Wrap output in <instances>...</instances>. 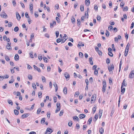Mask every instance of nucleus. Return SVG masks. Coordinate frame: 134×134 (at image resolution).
<instances>
[{
  "label": "nucleus",
  "mask_w": 134,
  "mask_h": 134,
  "mask_svg": "<svg viewBox=\"0 0 134 134\" xmlns=\"http://www.w3.org/2000/svg\"><path fill=\"white\" fill-rule=\"evenodd\" d=\"M99 132L101 134H103L104 132L103 129L102 127L100 128L99 130Z\"/></svg>",
  "instance_id": "f3484780"
},
{
  "label": "nucleus",
  "mask_w": 134,
  "mask_h": 134,
  "mask_svg": "<svg viewBox=\"0 0 134 134\" xmlns=\"http://www.w3.org/2000/svg\"><path fill=\"white\" fill-rule=\"evenodd\" d=\"M56 24V21H53L52 23H50V27L51 28L53 27Z\"/></svg>",
  "instance_id": "1a4fd4ad"
},
{
  "label": "nucleus",
  "mask_w": 134,
  "mask_h": 134,
  "mask_svg": "<svg viewBox=\"0 0 134 134\" xmlns=\"http://www.w3.org/2000/svg\"><path fill=\"white\" fill-rule=\"evenodd\" d=\"M25 16L27 18H30L29 16V15L28 14L27 12L26 13H25Z\"/></svg>",
  "instance_id": "680f3d73"
},
{
  "label": "nucleus",
  "mask_w": 134,
  "mask_h": 134,
  "mask_svg": "<svg viewBox=\"0 0 134 134\" xmlns=\"http://www.w3.org/2000/svg\"><path fill=\"white\" fill-rule=\"evenodd\" d=\"M80 128V126L78 124H76V128L77 130L79 129Z\"/></svg>",
  "instance_id": "7c9ffc66"
},
{
  "label": "nucleus",
  "mask_w": 134,
  "mask_h": 134,
  "mask_svg": "<svg viewBox=\"0 0 134 134\" xmlns=\"http://www.w3.org/2000/svg\"><path fill=\"white\" fill-rule=\"evenodd\" d=\"M85 4L87 6H88L90 4V1L89 0H85Z\"/></svg>",
  "instance_id": "2eb2a0df"
},
{
  "label": "nucleus",
  "mask_w": 134,
  "mask_h": 134,
  "mask_svg": "<svg viewBox=\"0 0 134 134\" xmlns=\"http://www.w3.org/2000/svg\"><path fill=\"white\" fill-rule=\"evenodd\" d=\"M125 88H122V86L121 87V92L122 93H121V94H124V93L125 92Z\"/></svg>",
  "instance_id": "6ab92c4d"
},
{
  "label": "nucleus",
  "mask_w": 134,
  "mask_h": 134,
  "mask_svg": "<svg viewBox=\"0 0 134 134\" xmlns=\"http://www.w3.org/2000/svg\"><path fill=\"white\" fill-rule=\"evenodd\" d=\"M98 74V70L97 69H95L94 72V75H97Z\"/></svg>",
  "instance_id": "864d4df0"
},
{
  "label": "nucleus",
  "mask_w": 134,
  "mask_h": 134,
  "mask_svg": "<svg viewBox=\"0 0 134 134\" xmlns=\"http://www.w3.org/2000/svg\"><path fill=\"white\" fill-rule=\"evenodd\" d=\"M72 121H71L70 122H69L68 123V125L69 127H71L72 126Z\"/></svg>",
  "instance_id": "052dcab7"
},
{
  "label": "nucleus",
  "mask_w": 134,
  "mask_h": 134,
  "mask_svg": "<svg viewBox=\"0 0 134 134\" xmlns=\"http://www.w3.org/2000/svg\"><path fill=\"white\" fill-rule=\"evenodd\" d=\"M53 131L51 128H47L44 134H46L47 133L48 134H50Z\"/></svg>",
  "instance_id": "f03ea898"
},
{
  "label": "nucleus",
  "mask_w": 134,
  "mask_h": 134,
  "mask_svg": "<svg viewBox=\"0 0 134 134\" xmlns=\"http://www.w3.org/2000/svg\"><path fill=\"white\" fill-rule=\"evenodd\" d=\"M62 41L61 39H60L59 38H58L57 39L56 41L58 43H59L60 42Z\"/></svg>",
  "instance_id": "5fc2aeb1"
},
{
  "label": "nucleus",
  "mask_w": 134,
  "mask_h": 134,
  "mask_svg": "<svg viewBox=\"0 0 134 134\" xmlns=\"http://www.w3.org/2000/svg\"><path fill=\"white\" fill-rule=\"evenodd\" d=\"M8 103L9 104H11L12 105L13 104V102L12 101V100H8Z\"/></svg>",
  "instance_id": "72a5a7b5"
},
{
  "label": "nucleus",
  "mask_w": 134,
  "mask_h": 134,
  "mask_svg": "<svg viewBox=\"0 0 134 134\" xmlns=\"http://www.w3.org/2000/svg\"><path fill=\"white\" fill-rule=\"evenodd\" d=\"M64 93L65 94H67V88L66 87H65L64 88L63 90Z\"/></svg>",
  "instance_id": "dca6fc26"
},
{
  "label": "nucleus",
  "mask_w": 134,
  "mask_h": 134,
  "mask_svg": "<svg viewBox=\"0 0 134 134\" xmlns=\"http://www.w3.org/2000/svg\"><path fill=\"white\" fill-rule=\"evenodd\" d=\"M105 35L107 37H108L109 35V32L107 30H106Z\"/></svg>",
  "instance_id": "79ce46f5"
},
{
  "label": "nucleus",
  "mask_w": 134,
  "mask_h": 134,
  "mask_svg": "<svg viewBox=\"0 0 134 134\" xmlns=\"http://www.w3.org/2000/svg\"><path fill=\"white\" fill-rule=\"evenodd\" d=\"M64 75L66 79H68V80H69V78L70 77V76L69 74L67 72H65L64 74Z\"/></svg>",
  "instance_id": "423d86ee"
},
{
  "label": "nucleus",
  "mask_w": 134,
  "mask_h": 134,
  "mask_svg": "<svg viewBox=\"0 0 134 134\" xmlns=\"http://www.w3.org/2000/svg\"><path fill=\"white\" fill-rule=\"evenodd\" d=\"M59 32L58 31H57L55 32V34L57 38L58 37L59 35Z\"/></svg>",
  "instance_id": "a19ab883"
},
{
  "label": "nucleus",
  "mask_w": 134,
  "mask_h": 134,
  "mask_svg": "<svg viewBox=\"0 0 134 134\" xmlns=\"http://www.w3.org/2000/svg\"><path fill=\"white\" fill-rule=\"evenodd\" d=\"M14 113L16 115H18V114H19V111L18 110H17L16 109H15L14 110Z\"/></svg>",
  "instance_id": "5701e85b"
},
{
  "label": "nucleus",
  "mask_w": 134,
  "mask_h": 134,
  "mask_svg": "<svg viewBox=\"0 0 134 134\" xmlns=\"http://www.w3.org/2000/svg\"><path fill=\"white\" fill-rule=\"evenodd\" d=\"M12 23L11 22H9L8 24V26L9 27H11L12 26Z\"/></svg>",
  "instance_id": "0e129e2a"
},
{
  "label": "nucleus",
  "mask_w": 134,
  "mask_h": 134,
  "mask_svg": "<svg viewBox=\"0 0 134 134\" xmlns=\"http://www.w3.org/2000/svg\"><path fill=\"white\" fill-rule=\"evenodd\" d=\"M108 54L109 56L110 57H113V53L111 52H109L108 53Z\"/></svg>",
  "instance_id": "c03bdc74"
},
{
  "label": "nucleus",
  "mask_w": 134,
  "mask_h": 134,
  "mask_svg": "<svg viewBox=\"0 0 134 134\" xmlns=\"http://www.w3.org/2000/svg\"><path fill=\"white\" fill-rule=\"evenodd\" d=\"M19 29L18 26L15 27L14 28V31L15 32H17L18 31Z\"/></svg>",
  "instance_id": "f704fd0d"
},
{
  "label": "nucleus",
  "mask_w": 134,
  "mask_h": 134,
  "mask_svg": "<svg viewBox=\"0 0 134 134\" xmlns=\"http://www.w3.org/2000/svg\"><path fill=\"white\" fill-rule=\"evenodd\" d=\"M54 102L55 103L57 101V97H54L53 98Z\"/></svg>",
  "instance_id": "bf43d9fd"
},
{
  "label": "nucleus",
  "mask_w": 134,
  "mask_h": 134,
  "mask_svg": "<svg viewBox=\"0 0 134 134\" xmlns=\"http://www.w3.org/2000/svg\"><path fill=\"white\" fill-rule=\"evenodd\" d=\"M125 37L126 38V40H127L128 38L129 37V34H127V33L125 34Z\"/></svg>",
  "instance_id": "49530a36"
},
{
  "label": "nucleus",
  "mask_w": 134,
  "mask_h": 134,
  "mask_svg": "<svg viewBox=\"0 0 134 134\" xmlns=\"http://www.w3.org/2000/svg\"><path fill=\"white\" fill-rule=\"evenodd\" d=\"M29 134H36V133L35 132L32 131L29 133Z\"/></svg>",
  "instance_id": "774afa93"
},
{
  "label": "nucleus",
  "mask_w": 134,
  "mask_h": 134,
  "mask_svg": "<svg viewBox=\"0 0 134 134\" xmlns=\"http://www.w3.org/2000/svg\"><path fill=\"white\" fill-rule=\"evenodd\" d=\"M72 22V23L74 24L75 23V19L73 16H72V18L71 19Z\"/></svg>",
  "instance_id": "bb28decb"
},
{
  "label": "nucleus",
  "mask_w": 134,
  "mask_h": 134,
  "mask_svg": "<svg viewBox=\"0 0 134 134\" xmlns=\"http://www.w3.org/2000/svg\"><path fill=\"white\" fill-rule=\"evenodd\" d=\"M38 58L40 60H41L42 59V56L41 55H39L38 56Z\"/></svg>",
  "instance_id": "58836bf2"
},
{
  "label": "nucleus",
  "mask_w": 134,
  "mask_h": 134,
  "mask_svg": "<svg viewBox=\"0 0 134 134\" xmlns=\"http://www.w3.org/2000/svg\"><path fill=\"white\" fill-rule=\"evenodd\" d=\"M127 85V83L126 82V81H125V80L124 79L122 83V87L123 86H126Z\"/></svg>",
  "instance_id": "ddd939ff"
},
{
  "label": "nucleus",
  "mask_w": 134,
  "mask_h": 134,
  "mask_svg": "<svg viewBox=\"0 0 134 134\" xmlns=\"http://www.w3.org/2000/svg\"><path fill=\"white\" fill-rule=\"evenodd\" d=\"M80 9L81 11V12H83L84 11V8L83 6V5H81L80 6Z\"/></svg>",
  "instance_id": "a878e982"
},
{
  "label": "nucleus",
  "mask_w": 134,
  "mask_h": 134,
  "mask_svg": "<svg viewBox=\"0 0 134 134\" xmlns=\"http://www.w3.org/2000/svg\"><path fill=\"white\" fill-rule=\"evenodd\" d=\"M63 113H64V111L63 110H62L60 111V112L59 114V116H62Z\"/></svg>",
  "instance_id": "09e8293b"
},
{
  "label": "nucleus",
  "mask_w": 134,
  "mask_h": 134,
  "mask_svg": "<svg viewBox=\"0 0 134 134\" xmlns=\"http://www.w3.org/2000/svg\"><path fill=\"white\" fill-rule=\"evenodd\" d=\"M95 100V99L94 98V95H93L92 96L91 99V103H94Z\"/></svg>",
  "instance_id": "9b49d317"
},
{
  "label": "nucleus",
  "mask_w": 134,
  "mask_h": 134,
  "mask_svg": "<svg viewBox=\"0 0 134 134\" xmlns=\"http://www.w3.org/2000/svg\"><path fill=\"white\" fill-rule=\"evenodd\" d=\"M97 20L98 21H99L100 20V17L99 15H97Z\"/></svg>",
  "instance_id": "3c124183"
},
{
  "label": "nucleus",
  "mask_w": 134,
  "mask_h": 134,
  "mask_svg": "<svg viewBox=\"0 0 134 134\" xmlns=\"http://www.w3.org/2000/svg\"><path fill=\"white\" fill-rule=\"evenodd\" d=\"M14 59L16 61H17L19 60V57L18 54H16L15 55L14 57Z\"/></svg>",
  "instance_id": "f8f14e48"
},
{
  "label": "nucleus",
  "mask_w": 134,
  "mask_h": 134,
  "mask_svg": "<svg viewBox=\"0 0 134 134\" xmlns=\"http://www.w3.org/2000/svg\"><path fill=\"white\" fill-rule=\"evenodd\" d=\"M89 81H90V83H92L93 82V78L92 77H91L89 79Z\"/></svg>",
  "instance_id": "4d7b16f0"
},
{
  "label": "nucleus",
  "mask_w": 134,
  "mask_h": 134,
  "mask_svg": "<svg viewBox=\"0 0 134 134\" xmlns=\"http://www.w3.org/2000/svg\"><path fill=\"white\" fill-rule=\"evenodd\" d=\"M41 108H39L38 109L37 111V113L38 114H39L40 113L41 111Z\"/></svg>",
  "instance_id": "c85d7f7f"
},
{
  "label": "nucleus",
  "mask_w": 134,
  "mask_h": 134,
  "mask_svg": "<svg viewBox=\"0 0 134 134\" xmlns=\"http://www.w3.org/2000/svg\"><path fill=\"white\" fill-rule=\"evenodd\" d=\"M92 117H90L88 119V121L89 122V124L90 125L92 120Z\"/></svg>",
  "instance_id": "ea45409f"
},
{
  "label": "nucleus",
  "mask_w": 134,
  "mask_h": 134,
  "mask_svg": "<svg viewBox=\"0 0 134 134\" xmlns=\"http://www.w3.org/2000/svg\"><path fill=\"white\" fill-rule=\"evenodd\" d=\"M43 59L45 62L47 63V58L46 57H44L43 58Z\"/></svg>",
  "instance_id": "8fccbe9b"
},
{
  "label": "nucleus",
  "mask_w": 134,
  "mask_h": 134,
  "mask_svg": "<svg viewBox=\"0 0 134 134\" xmlns=\"http://www.w3.org/2000/svg\"><path fill=\"white\" fill-rule=\"evenodd\" d=\"M81 22L80 19L77 20V25L79 26V25H80V24Z\"/></svg>",
  "instance_id": "603ef678"
},
{
  "label": "nucleus",
  "mask_w": 134,
  "mask_h": 134,
  "mask_svg": "<svg viewBox=\"0 0 134 134\" xmlns=\"http://www.w3.org/2000/svg\"><path fill=\"white\" fill-rule=\"evenodd\" d=\"M106 61L107 63L108 64L110 63V59L109 58H107L106 59Z\"/></svg>",
  "instance_id": "4c0bfd02"
},
{
  "label": "nucleus",
  "mask_w": 134,
  "mask_h": 134,
  "mask_svg": "<svg viewBox=\"0 0 134 134\" xmlns=\"http://www.w3.org/2000/svg\"><path fill=\"white\" fill-rule=\"evenodd\" d=\"M98 115L97 114H96L94 116V118L95 119V120H94V119H93V120L94 121L96 122L97 120V119H98Z\"/></svg>",
  "instance_id": "a211bd4d"
},
{
  "label": "nucleus",
  "mask_w": 134,
  "mask_h": 134,
  "mask_svg": "<svg viewBox=\"0 0 134 134\" xmlns=\"http://www.w3.org/2000/svg\"><path fill=\"white\" fill-rule=\"evenodd\" d=\"M134 22H132L131 24V26L130 27L131 29H132L134 26Z\"/></svg>",
  "instance_id": "338daca9"
},
{
  "label": "nucleus",
  "mask_w": 134,
  "mask_h": 134,
  "mask_svg": "<svg viewBox=\"0 0 134 134\" xmlns=\"http://www.w3.org/2000/svg\"><path fill=\"white\" fill-rule=\"evenodd\" d=\"M42 78L43 82H46V80L45 77L44 76H42Z\"/></svg>",
  "instance_id": "37998d69"
},
{
  "label": "nucleus",
  "mask_w": 134,
  "mask_h": 134,
  "mask_svg": "<svg viewBox=\"0 0 134 134\" xmlns=\"http://www.w3.org/2000/svg\"><path fill=\"white\" fill-rule=\"evenodd\" d=\"M14 81V79H11L9 81V83H12Z\"/></svg>",
  "instance_id": "6e6d98bb"
},
{
  "label": "nucleus",
  "mask_w": 134,
  "mask_h": 134,
  "mask_svg": "<svg viewBox=\"0 0 134 134\" xmlns=\"http://www.w3.org/2000/svg\"><path fill=\"white\" fill-rule=\"evenodd\" d=\"M134 71L132 70L130 72L129 75V77L130 79L134 77Z\"/></svg>",
  "instance_id": "20e7f679"
},
{
  "label": "nucleus",
  "mask_w": 134,
  "mask_h": 134,
  "mask_svg": "<svg viewBox=\"0 0 134 134\" xmlns=\"http://www.w3.org/2000/svg\"><path fill=\"white\" fill-rule=\"evenodd\" d=\"M0 15L1 17L5 18H7V15L4 12H2L0 14Z\"/></svg>",
  "instance_id": "7ed1b4c3"
},
{
  "label": "nucleus",
  "mask_w": 134,
  "mask_h": 134,
  "mask_svg": "<svg viewBox=\"0 0 134 134\" xmlns=\"http://www.w3.org/2000/svg\"><path fill=\"white\" fill-rule=\"evenodd\" d=\"M56 20L58 23H60V21L58 17H56Z\"/></svg>",
  "instance_id": "13d9d810"
},
{
  "label": "nucleus",
  "mask_w": 134,
  "mask_h": 134,
  "mask_svg": "<svg viewBox=\"0 0 134 134\" xmlns=\"http://www.w3.org/2000/svg\"><path fill=\"white\" fill-rule=\"evenodd\" d=\"M34 67L35 69L36 70H37L38 72H41V71L40 69L39 68H38L35 65H34Z\"/></svg>",
  "instance_id": "4468645a"
},
{
  "label": "nucleus",
  "mask_w": 134,
  "mask_h": 134,
  "mask_svg": "<svg viewBox=\"0 0 134 134\" xmlns=\"http://www.w3.org/2000/svg\"><path fill=\"white\" fill-rule=\"evenodd\" d=\"M73 119L74 120H76L79 121V119L77 116H75L73 117Z\"/></svg>",
  "instance_id": "b1692460"
},
{
  "label": "nucleus",
  "mask_w": 134,
  "mask_h": 134,
  "mask_svg": "<svg viewBox=\"0 0 134 134\" xmlns=\"http://www.w3.org/2000/svg\"><path fill=\"white\" fill-rule=\"evenodd\" d=\"M103 87L102 91L104 93L105 92V88L106 87V83L105 81L104 80L103 81Z\"/></svg>",
  "instance_id": "f257e3e1"
},
{
  "label": "nucleus",
  "mask_w": 134,
  "mask_h": 134,
  "mask_svg": "<svg viewBox=\"0 0 134 134\" xmlns=\"http://www.w3.org/2000/svg\"><path fill=\"white\" fill-rule=\"evenodd\" d=\"M33 4H31L30 5V10H32L33 8Z\"/></svg>",
  "instance_id": "cd10ccee"
},
{
  "label": "nucleus",
  "mask_w": 134,
  "mask_h": 134,
  "mask_svg": "<svg viewBox=\"0 0 134 134\" xmlns=\"http://www.w3.org/2000/svg\"><path fill=\"white\" fill-rule=\"evenodd\" d=\"M5 59L7 61H9L10 60L9 58V57L7 55H5Z\"/></svg>",
  "instance_id": "412c9836"
},
{
  "label": "nucleus",
  "mask_w": 134,
  "mask_h": 134,
  "mask_svg": "<svg viewBox=\"0 0 134 134\" xmlns=\"http://www.w3.org/2000/svg\"><path fill=\"white\" fill-rule=\"evenodd\" d=\"M45 119L44 118H42L41 120V123L42 124H44V123L45 122Z\"/></svg>",
  "instance_id": "aec40b11"
},
{
  "label": "nucleus",
  "mask_w": 134,
  "mask_h": 134,
  "mask_svg": "<svg viewBox=\"0 0 134 134\" xmlns=\"http://www.w3.org/2000/svg\"><path fill=\"white\" fill-rule=\"evenodd\" d=\"M30 114L29 113L24 114L21 116V118L23 119H24L25 118L27 117Z\"/></svg>",
  "instance_id": "0eeeda50"
},
{
  "label": "nucleus",
  "mask_w": 134,
  "mask_h": 134,
  "mask_svg": "<svg viewBox=\"0 0 134 134\" xmlns=\"http://www.w3.org/2000/svg\"><path fill=\"white\" fill-rule=\"evenodd\" d=\"M67 37V35L66 34H64V36H63V38L65 39V40L62 42H64L68 38H66Z\"/></svg>",
  "instance_id": "2f4dec72"
},
{
  "label": "nucleus",
  "mask_w": 134,
  "mask_h": 134,
  "mask_svg": "<svg viewBox=\"0 0 134 134\" xmlns=\"http://www.w3.org/2000/svg\"><path fill=\"white\" fill-rule=\"evenodd\" d=\"M79 55L80 56V57L81 58H82L83 57V53L81 52H80L79 53Z\"/></svg>",
  "instance_id": "e433bc0d"
},
{
  "label": "nucleus",
  "mask_w": 134,
  "mask_h": 134,
  "mask_svg": "<svg viewBox=\"0 0 134 134\" xmlns=\"http://www.w3.org/2000/svg\"><path fill=\"white\" fill-rule=\"evenodd\" d=\"M42 94V93L41 92L38 93V97L39 98H40L41 97Z\"/></svg>",
  "instance_id": "a18cd8bd"
},
{
  "label": "nucleus",
  "mask_w": 134,
  "mask_h": 134,
  "mask_svg": "<svg viewBox=\"0 0 134 134\" xmlns=\"http://www.w3.org/2000/svg\"><path fill=\"white\" fill-rule=\"evenodd\" d=\"M32 86L33 88L34 89H36V85L35 83H33L32 84Z\"/></svg>",
  "instance_id": "4be33fe9"
},
{
  "label": "nucleus",
  "mask_w": 134,
  "mask_h": 134,
  "mask_svg": "<svg viewBox=\"0 0 134 134\" xmlns=\"http://www.w3.org/2000/svg\"><path fill=\"white\" fill-rule=\"evenodd\" d=\"M96 107L95 106V107H94L92 109L93 110V113L94 114L95 113L96 110Z\"/></svg>",
  "instance_id": "393cba45"
},
{
  "label": "nucleus",
  "mask_w": 134,
  "mask_h": 134,
  "mask_svg": "<svg viewBox=\"0 0 134 134\" xmlns=\"http://www.w3.org/2000/svg\"><path fill=\"white\" fill-rule=\"evenodd\" d=\"M28 77L30 80H32V76L31 75H29Z\"/></svg>",
  "instance_id": "473e14b6"
},
{
  "label": "nucleus",
  "mask_w": 134,
  "mask_h": 134,
  "mask_svg": "<svg viewBox=\"0 0 134 134\" xmlns=\"http://www.w3.org/2000/svg\"><path fill=\"white\" fill-rule=\"evenodd\" d=\"M108 69L109 72H110L111 71H112V69H111V67L109 66L108 67Z\"/></svg>",
  "instance_id": "69168bd1"
},
{
  "label": "nucleus",
  "mask_w": 134,
  "mask_h": 134,
  "mask_svg": "<svg viewBox=\"0 0 134 134\" xmlns=\"http://www.w3.org/2000/svg\"><path fill=\"white\" fill-rule=\"evenodd\" d=\"M60 103H57V108H60Z\"/></svg>",
  "instance_id": "c9c22d12"
},
{
  "label": "nucleus",
  "mask_w": 134,
  "mask_h": 134,
  "mask_svg": "<svg viewBox=\"0 0 134 134\" xmlns=\"http://www.w3.org/2000/svg\"><path fill=\"white\" fill-rule=\"evenodd\" d=\"M128 10V9L127 7V6H126L123 9V11H127Z\"/></svg>",
  "instance_id": "de8ad7c7"
},
{
  "label": "nucleus",
  "mask_w": 134,
  "mask_h": 134,
  "mask_svg": "<svg viewBox=\"0 0 134 134\" xmlns=\"http://www.w3.org/2000/svg\"><path fill=\"white\" fill-rule=\"evenodd\" d=\"M86 116V115L84 114H82L79 115V118L81 119H82L85 118Z\"/></svg>",
  "instance_id": "9d476101"
},
{
  "label": "nucleus",
  "mask_w": 134,
  "mask_h": 134,
  "mask_svg": "<svg viewBox=\"0 0 134 134\" xmlns=\"http://www.w3.org/2000/svg\"><path fill=\"white\" fill-rule=\"evenodd\" d=\"M84 46V44L83 43V44H82V43H79V44H78V45H77V47H79V46L80 47V46H82V47H83V46Z\"/></svg>",
  "instance_id": "c756f323"
},
{
  "label": "nucleus",
  "mask_w": 134,
  "mask_h": 134,
  "mask_svg": "<svg viewBox=\"0 0 134 134\" xmlns=\"http://www.w3.org/2000/svg\"><path fill=\"white\" fill-rule=\"evenodd\" d=\"M16 18L17 20L19 21L21 19V16L18 12H16Z\"/></svg>",
  "instance_id": "6e6552de"
},
{
  "label": "nucleus",
  "mask_w": 134,
  "mask_h": 134,
  "mask_svg": "<svg viewBox=\"0 0 134 134\" xmlns=\"http://www.w3.org/2000/svg\"><path fill=\"white\" fill-rule=\"evenodd\" d=\"M3 38L4 40V41H6L7 40V37L6 36V35L4 36L3 37Z\"/></svg>",
  "instance_id": "e2e57ef3"
},
{
  "label": "nucleus",
  "mask_w": 134,
  "mask_h": 134,
  "mask_svg": "<svg viewBox=\"0 0 134 134\" xmlns=\"http://www.w3.org/2000/svg\"><path fill=\"white\" fill-rule=\"evenodd\" d=\"M11 44V43H7V45L6 46V48H7L9 50H12V47L10 46Z\"/></svg>",
  "instance_id": "39448f33"
}]
</instances>
